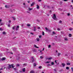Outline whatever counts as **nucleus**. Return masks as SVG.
I'll return each mask as SVG.
<instances>
[{
    "label": "nucleus",
    "mask_w": 73,
    "mask_h": 73,
    "mask_svg": "<svg viewBox=\"0 0 73 73\" xmlns=\"http://www.w3.org/2000/svg\"><path fill=\"white\" fill-rule=\"evenodd\" d=\"M19 26L18 25L16 27V31H18V30H19Z\"/></svg>",
    "instance_id": "20e7f679"
},
{
    "label": "nucleus",
    "mask_w": 73,
    "mask_h": 73,
    "mask_svg": "<svg viewBox=\"0 0 73 73\" xmlns=\"http://www.w3.org/2000/svg\"><path fill=\"white\" fill-rule=\"evenodd\" d=\"M31 35H33V33H31Z\"/></svg>",
    "instance_id": "052dcab7"
},
{
    "label": "nucleus",
    "mask_w": 73,
    "mask_h": 73,
    "mask_svg": "<svg viewBox=\"0 0 73 73\" xmlns=\"http://www.w3.org/2000/svg\"><path fill=\"white\" fill-rule=\"evenodd\" d=\"M47 66H51V65H50V64H48V65H47Z\"/></svg>",
    "instance_id": "a19ab883"
},
{
    "label": "nucleus",
    "mask_w": 73,
    "mask_h": 73,
    "mask_svg": "<svg viewBox=\"0 0 73 73\" xmlns=\"http://www.w3.org/2000/svg\"><path fill=\"white\" fill-rule=\"evenodd\" d=\"M72 71L73 72V68H71Z\"/></svg>",
    "instance_id": "3c124183"
},
{
    "label": "nucleus",
    "mask_w": 73,
    "mask_h": 73,
    "mask_svg": "<svg viewBox=\"0 0 73 73\" xmlns=\"http://www.w3.org/2000/svg\"><path fill=\"white\" fill-rule=\"evenodd\" d=\"M67 65H70V63L69 62H68L67 63Z\"/></svg>",
    "instance_id": "dca6fc26"
},
{
    "label": "nucleus",
    "mask_w": 73,
    "mask_h": 73,
    "mask_svg": "<svg viewBox=\"0 0 73 73\" xmlns=\"http://www.w3.org/2000/svg\"><path fill=\"white\" fill-rule=\"evenodd\" d=\"M23 71L24 72H25V68H23Z\"/></svg>",
    "instance_id": "9b49d317"
},
{
    "label": "nucleus",
    "mask_w": 73,
    "mask_h": 73,
    "mask_svg": "<svg viewBox=\"0 0 73 73\" xmlns=\"http://www.w3.org/2000/svg\"><path fill=\"white\" fill-rule=\"evenodd\" d=\"M41 68H42V66H39L38 67V68H39V69H41Z\"/></svg>",
    "instance_id": "c85d7f7f"
},
{
    "label": "nucleus",
    "mask_w": 73,
    "mask_h": 73,
    "mask_svg": "<svg viewBox=\"0 0 73 73\" xmlns=\"http://www.w3.org/2000/svg\"><path fill=\"white\" fill-rule=\"evenodd\" d=\"M40 53H41V52H42V50H40Z\"/></svg>",
    "instance_id": "338daca9"
},
{
    "label": "nucleus",
    "mask_w": 73,
    "mask_h": 73,
    "mask_svg": "<svg viewBox=\"0 0 73 73\" xmlns=\"http://www.w3.org/2000/svg\"><path fill=\"white\" fill-rule=\"evenodd\" d=\"M60 54H61V53H58V56H60Z\"/></svg>",
    "instance_id": "b1692460"
},
{
    "label": "nucleus",
    "mask_w": 73,
    "mask_h": 73,
    "mask_svg": "<svg viewBox=\"0 0 73 73\" xmlns=\"http://www.w3.org/2000/svg\"><path fill=\"white\" fill-rule=\"evenodd\" d=\"M3 30V29H2V28H0V31H2Z\"/></svg>",
    "instance_id": "c756f323"
},
{
    "label": "nucleus",
    "mask_w": 73,
    "mask_h": 73,
    "mask_svg": "<svg viewBox=\"0 0 73 73\" xmlns=\"http://www.w3.org/2000/svg\"><path fill=\"white\" fill-rule=\"evenodd\" d=\"M13 50L14 52H15L16 50V49L15 48H13Z\"/></svg>",
    "instance_id": "f8f14e48"
},
{
    "label": "nucleus",
    "mask_w": 73,
    "mask_h": 73,
    "mask_svg": "<svg viewBox=\"0 0 73 73\" xmlns=\"http://www.w3.org/2000/svg\"><path fill=\"white\" fill-rule=\"evenodd\" d=\"M52 34H54V35H56V33H55V32L54 31L52 32Z\"/></svg>",
    "instance_id": "4be33fe9"
},
{
    "label": "nucleus",
    "mask_w": 73,
    "mask_h": 73,
    "mask_svg": "<svg viewBox=\"0 0 73 73\" xmlns=\"http://www.w3.org/2000/svg\"><path fill=\"white\" fill-rule=\"evenodd\" d=\"M51 46V45H48V48H50Z\"/></svg>",
    "instance_id": "bb28decb"
},
{
    "label": "nucleus",
    "mask_w": 73,
    "mask_h": 73,
    "mask_svg": "<svg viewBox=\"0 0 73 73\" xmlns=\"http://www.w3.org/2000/svg\"><path fill=\"white\" fill-rule=\"evenodd\" d=\"M36 40L37 41H40V39L39 38H36Z\"/></svg>",
    "instance_id": "ddd939ff"
},
{
    "label": "nucleus",
    "mask_w": 73,
    "mask_h": 73,
    "mask_svg": "<svg viewBox=\"0 0 73 73\" xmlns=\"http://www.w3.org/2000/svg\"><path fill=\"white\" fill-rule=\"evenodd\" d=\"M31 73H35V72H34V71H31Z\"/></svg>",
    "instance_id": "a211bd4d"
},
{
    "label": "nucleus",
    "mask_w": 73,
    "mask_h": 73,
    "mask_svg": "<svg viewBox=\"0 0 73 73\" xmlns=\"http://www.w3.org/2000/svg\"><path fill=\"white\" fill-rule=\"evenodd\" d=\"M67 15H68V16H70V13H68V14H67Z\"/></svg>",
    "instance_id": "37998d69"
},
{
    "label": "nucleus",
    "mask_w": 73,
    "mask_h": 73,
    "mask_svg": "<svg viewBox=\"0 0 73 73\" xmlns=\"http://www.w3.org/2000/svg\"><path fill=\"white\" fill-rule=\"evenodd\" d=\"M42 35H44V31H43L42 32Z\"/></svg>",
    "instance_id": "72a5a7b5"
},
{
    "label": "nucleus",
    "mask_w": 73,
    "mask_h": 73,
    "mask_svg": "<svg viewBox=\"0 0 73 73\" xmlns=\"http://www.w3.org/2000/svg\"><path fill=\"white\" fill-rule=\"evenodd\" d=\"M31 58L32 59V61L33 62V61H34V58H33V57H32Z\"/></svg>",
    "instance_id": "f3484780"
},
{
    "label": "nucleus",
    "mask_w": 73,
    "mask_h": 73,
    "mask_svg": "<svg viewBox=\"0 0 73 73\" xmlns=\"http://www.w3.org/2000/svg\"><path fill=\"white\" fill-rule=\"evenodd\" d=\"M62 65L63 67H64L65 66V64L64 63H62Z\"/></svg>",
    "instance_id": "6e6552de"
},
{
    "label": "nucleus",
    "mask_w": 73,
    "mask_h": 73,
    "mask_svg": "<svg viewBox=\"0 0 73 73\" xmlns=\"http://www.w3.org/2000/svg\"><path fill=\"white\" fill-rule=\"evenodd\" d=\"M14 70H16V68H14Z\"/></svg>",
    "instance_id": "e2e57ef3"
},
{
    "label": "nucleus",
    "mask_w": 73,
    "mask_h": 73,
    "mask_svg": "<svg viewBox=\"0 0 73 73\" xmlns=\"http://www.w3.org/2000/svg\"><path fill=\"white\" fill-rule=\"evenodd\" d=\"M38 1L39 2H40V1H41V0H38Z\"/></svg>",
    "instance_id": "a18cd8bd"
},
{
    "label": "nucleus",
    "mask_w": 73,
    "mask_h": 73,
    "mask_svg": "<svg viewBox=\"0 0 73 73\" xmlns=\"http://www.w3.org/2000/svg\"><path fill=\"white\" fill-rule=\"evenodd\" d=\"M17 66H19V64H17Z\"/></svg>",
    "instance_id": "5fc2aeb1"
},
{
    "label": "nucleus",
    "mask_w": 73,
    "mask_h": 73,
    "mask_svg": "<svg viewBox=\"0 0 73 73\" xmlns=\"http://www.w3.org/2000/svg\"><path fill=\"white\" fill-rule=\"evenodd\" d=\"M6 59V58L4 57H3L1 59V60H2V61H3L4 60H5Z\"/></svg>",
    "instance_id": "39448f33"
},
{
    "label": "nucleus",
    "mask_w": 73,
    "mask_h": 73,
    "mask_svg": "<svg viewBox=\"0 0 73 73\" xmlns=\"http://www.w3.org/2000/svg\"><path fill=\"white\" fill-rule=\"evenodd\" d=\"M51 65H54V63L53 62H51Z\"/></svg>",
    "instance_id": "5701e85b"
},
{
    "label": "nucleus",
    "mask_w": 73,
    "mask_h": 73,
    "mask_svg": "<svg viewBox=\"0 0 73 73\" xmlns=\"http://www.w3.org/2000/svg\"><path fill=\"white\" fill-rule=\"evenodd\" d=\"M64 40H66V41H68V38H65L64 39Z\"/></svg>",
    "instance_id": "cd10ccee"
},
{
    "label": "nucleus",
    "mask_w": 73,
    "mask_h": 73,
    "mask_svg": "<svg viewBox=\"0 0 73 73\" xmlns=\"http://www.w3.org/2000/svg\"><path fill=\"white\" fill-rule=\"evenodd\" d=\"M10 5H6L5 6V7L6 8H9L10 7Z\"/></svg>",
    "instance_id": "7ed1b4c3"
},
{
    "label": "nucleus",
    "mask_w": 73,
    "mask_h": 73,
    "mask_svg": "<svg viewBox=\"0 0 73 73\" xmlns=\"http://www.w3.org/2000/svg\"><path fill=\"white\" fill-rule=\"evenodd\" d=\"M34 46H35V48H36V47H37V46H36V45H34Z\"/></svg>",
    "instance_id": "de8ad7c7"
},
{
    "label": "nucleus",
    "mask_w": 73,
    "mask_h": 73,
    "mask_svg": "<svg viewBox=\"0 0 73 73\" xmlns=\"http://www.w3.org/2000/svg\"><path fill=\"white\" fill-rule=\"evenodd\" d=\"M27 13H30V12L29 11H27Z\"/></svg>",
    "instance_id": "4c0bfd02"
},
{
    "label": "nucleus",
    "mask_w": 73,
    "mask_h": 73,
    "mask_svg": "<svg viewBox=\"0 0 73 73\" xmlns=\"http://www.w3.org/2000/svg\"><path fill=\"white\" fill-rule=\"evenodd\" d=\"M39 38H41V36H39Z\"/></svg>",
    "instance_id": "4d7b16f0"
},
{
    "label": "nucleus",
    "mask_w": 73,
    "mask_h": 73,
    "mask_svg": "<svg viewBox=\"0 0 73 73\" xmlns=\"http://www.w3.org/2000/svg\"><path fill=\"white\" fill-rule=\"evenodd\" d=\"M38 29H40V27H38Z\"/></svg>",
    "instance_id": "79ce46f5"
},
{
    "label": "nucleus",
    "mask_w": 73,
    "mask_h": 73,
    "mask_svg": "<svg viewBox=\"0 0 73 73\" xmlns=\"http://www.w3.org/2000/svg\"><path fill=\"white\" fill-rule=\"evenodd\" d=\"M23 5H25V3H23Z\"/></svg>",
    "instance_id": "0e129e2a"
},
{
    "label": "nucleus",
    "mask_w": 73,
    "mask_h": 73,
    "mask_svg": "<svg viewBox=\"0 0 73 73\" xmlns=\"http://www.w3.org/2000/svg\"><path fill=\"white\" fill-rule=\"evenodd\" d=\"M66 69H67V70H68V69H69V67H67L66 68Z\"/></svg>",
    "instance_id": "6ab92c4d"
},
{
    "label": "nucleus",
    "mask_w": 73,
    "mask_h": 73,
    "mask_svg": "<svg viewBox=\"0 0 73 73\" xmlns=\"http://www.w3.org/2000/svg\"><path fill=\"white\" fill-rule=\"evenodd\" d=\"M36 66V64L34 63V66Z\"/></svg>",
    "instance_id": "a878e982"
},
{
    "label": "nucleus",
    "mask_w": 73,
    "mask_h": 73,
    "mask_svg": "<svg viewBox=\"0 0 73 73\" xmlns=\"http://www.w3.org/2000/svg\"><path fill=\"white\" fill-rule=\"evenodd\" d=\"M52 18L54 20H56V14H54L53 15V17H52Z\"/></svg>",
    "instance_id": "f03ea898"
},
{
    "label": "nucleus",
    "mask_w": 73,
    "mask_h": 73,
    "mask_svg": "<svg viewBox=\"0 0 73 73\" xmlns=\"http://www.w3.org/2000/svg\"><path fill=\"white\" fill-rule=\"evenodd\" d=\"M27 3H30V1H27Z\"/></svg>",
    "instance_id": "13d9d810"
},
{
    "label": "nucleus",
    "mask_w": 73,
    "mask_h": 73,
    "mask_svg": "<svg viewBox=\"0 0 73 73\" xmlns=\"http://www.w3.org/2000/svg\"><path fill=\"white\" fill-rule=\"evenodd\" d=\"M8 26L9 27H10V25L9 24L8 25Z\"/></svg>",
    "instance_id": "603ef678"
},
{
    "label": "nucleus",
    "mask_w": 73,
    "mask_h": 73,
    "mask_svg": "<svg viewBox=\"0 0 73 73\" xmlns=\"http://www.w3.org/2000/svg\"><path fill=\"white\" fill-rule=\"evenodd\" d=\"M45 29L46 31H50V30H49V29L47 28V27H46Z\"/></svg>",
    "instance_id": "0eeeda50"
},
{
    "label": "nucleus",
    "mask_w": 73,
    "mask_h": 73,
    "mask_svg": "<svg viewBox=\"0 0 73 73\" xmlns=\"http://www.w3.org/2000/svg\"><path fill=\"white\" fill-rule=\"evenodd\" d=\"M69 30L70 31H72V29H70Z\"/></svg>",
    "instance_id": "864d4df0"
},
{
    "label": "nucleus",
    "mask_w": 73,
    "mask_h": 73,
    "mask_svg": "<svg viewBox=\"0 0 73 73\" xmlns=\"http://www.w3.org/2000/svg\"><path fill=\"white\" fill-rule=\"evenodd\" d=\"M44 48H43V49H42L43 51H44Z\"/></svg>",
    "instance_id": "680f3d73"
},
{
    "label": "nucleus",
    "mask_w": 73,
    "mask_h": 73,
    "mask_svg": "<svg viewBox=\"0 0 73 73\" xmlns=\"http://www.w3.org/2000/svg\"><path fill=\"white\" fill-rule=\"evenodd\" d=\"M29 11H31V10H32V9H33V8H29Z\"/></svg>",
    "instance_id": "4468645a"
},
{
    "label": "nucleus",
    "mask_w": 73,
    "mask_h": 73,
    "mask_svg": "<svg viewBox=\"0 0 73 73\" xmlns=\"http://www.w3.org/2000/svg\"><path fill=\"white\" fill-rule=\"evenodd\" d=\"M36 6H37V7H36L37 9H39V8H40V7L38 5H36Z\"/></svg>",
    "instance_id": "9d476101"
},
{
    "label": "nucleus",
    "mask_w": 73,
    "mask_h": 73,
    "mask_svg": "<svg viewBox=\"0 0 73 73\" xmlns=\"http://www.w3.org/2000/svg\"><path fill=\"white\" fill-rule=\"evenodd\" d=\"M65 56H68V54H65Z\"/></svg>",
    "instance_id": "49530a36"
},
{
    "label": "nucleus",
    "mask_w": 73,
    "mask_h": 73,
    "mask_svg": "<svg viewBox=\"0 0 73 73\" xmlns=\"http://www.w3.org/2000/svg\"><path fill=\"white\" fill-rule=\"evenodd\" d=\"M10 54H13V53L12 52H10Z\"/></svg>",
    "instance_id": "09e8293b"
},
{
    "label": "nucleus",
    "mask_w": 73,
    "mask_h": 73,
    "mask_svg": "<svg viewBox=\"0 0 73 73\" xmlns=\"http://www.w3.org/2000/svg\"><path fill=\"white\" fill-rule=\"evenodd\" d=\"M13 29H15V27H13Z\"/></svg>",
    "instance_id": "c03bdc74"
},
{
    "label": "nucleus",
    "mask_w": 73,
    "mask_h": 73,
    "mask_svg": "<svg viewBox=\"0 0 73 73\" xmlns=\"http://www.w3.org/2000/svg\"><path fill=\"white\" fill-rule=\"evenodd\" d=\"M27 26H28V27H30L31 26V25H30V24H27Z\"/></svg>",
    "instance_id": "2f4dec72"
},
{
    "label": "nucleus",
    "mask_w": 73,
    "mask_h": 73,
    "mask_svg": "<svg viewBox=\"0 0 73 73\" xmlns=\"http://www.w3.org/2000/svg\"><path fill=\"white\" fill-rule=\"evenodd\" d=\"M68 36L70 37H71V36H72V34H69V35H68Z\"/></svg>",
    "instance_id": "aec40b11"
},
{
    "label": "nucleus",
    "mask_w": 73,
    "mask_h": 73,
    "mask_svg": "<svg viewBox=\"0 0 73 73\" xmlns=\"http://www.w3.org/2000/svg\"><path fill=\"white\" fill-rule=\"evenodd\" d=\"M12 18L14 20H15V18L13 17H12Z\"/></svg>",
    "instance_id": "473e14b6"
},
{
    "label": "nucleus",
    "mask_w": 73,
    "mask_h": 73,
    "mask_svg": "<svg viewBox=\"0 0 73 73\" xmlns=\"http://www.w3.org/2000/svg\"><path fill=\"white\" fill-rule=\"evenodd\" d=\"M57 30L58 31H60V28H58Z\"/></svg>",
    "instance_id": "58836bf2"
},
{
    "label": "nucleus",
    "mask_w": 73,
    "mask_h": 73,
    "mask_svg": "<svg viewBox=\"0 0 73 73\" xmlns=\"http://www.w3.org/2000/svg\"><path fill=\"white\" fill-rule=\"evenodd\" d=\"M9 23H11V21L9 20Z\"/></svg>",
    "instance_id": "ea45409f"
},
{
    "label": "nucleus",
    "mask_w": 73,
    "mask_h": 73,
    "mask_svg": "<svg viewBox=\"0 0 73 73\" xmlns=\"http://www.w3.org/2000/svg\"><path fill=\"white\" fill-rule=\"evenodd\" d=\"M1 25H3V23H2L1 24Z\"/></svg>",
    "instance_id": "6e6d98bb"
},
{
    "label": "nucleus",
    "mask_w": 73,
    "mask_h": 73,
    "mask_svg": "<svg viewBox=\"0 0 73 73\" xmlns=\"http://www.w3.org/2000/svg\"><path fill=\"white\" fill-rule=\"evenodd\" d=\"M51 59H52V58H46V60H51Z\"/></svg>",
    "instance_id": "423d86ee"
},
{
    "label": "nucleus",
    "mask_w": 73,
    "mask_h": 73,
    "mask_svg": "<svg viewBox=\"0 0 73 73\" xmlns=\"http://www.w3.org/2000/svg\"><path fill=\"white\" fill-rule=\"evenodd\" d=\"M72 1V3H73V0H72V1Z\"/></svg>",
    "instance_id": "774afa93"
},
{
    "label": "nucleus",
    "mask_w": 73,
    "mask_h": 73,
    "mask_svg": "<svg viewBox=\"0 0 73 73\" xmlns=\"http://www.w3.org/2000/svg\"><path fill=\"white\" fill-rule=\"evenodd\" d=\"M1 19H0V23H1Z\"/></svg>",
    "instance_id": "bf43d9fd"
},
{
    "label": "nucleus",
    "mask_w": 73,
    "mask_h": 73,
    "mask_svg": "<svg viewBox=\"0 0 73 73\" xmlns=\"http://www.w3.org/2000/svg\"><path fill=\"white\" fill-rule=\"evenodd\" d=\"M3 35H5L6 33L5 31H4L3 32Z\"/></svg>",
    "instance_id": "2eb2a0df"
},
{
    "label": "nucleus",
    "mask_w": 73,
    "mask_h": 73,
    "mask_svg": "<svg viewBox=\"0 0 73 73\" xmlns=\"http://www.w3.org/2000/svg\"><path fill=\"white\" fill-rule=\"evenodd\" d=\"M59 23H60V24H61V23H62V21L61 20L59 22Z\"/></svg>",
    "instance_id": "412c9836"
},
{
    "label": "nucleus",
    "mask_w": 73,
    "mask_h": 73,
    "mask_svg": "<svg viewBox=\"0 0 73 73\" xmlns=\"http://www.w3.org/2000/svg\"><path fill=\"white\" fill-rule=\"evenodd\" d=\"M47 8H49V9L50 8V6H47Z\"/></svg>",
    "instance_id": "c9c22d12"
},
{
    "label": "nucleus",
    "mask_w": 73,
    "mask_h": 73,
    "mask_svg": "<svg viewBox=\"0 0 73 73\" xmlns=\"http://www.w3.org/2000/svg\"><path fill=\"white\" fill-rule=\"evenodd\" d=\"M34 31H36V27H34Z\"/></svg>",
    "instance_id": "393cba45"
},
{
    "label": "nucleus",
    "mask_w": 73,
    "mask_h": 73,
    "mask_svg": "<svg viewBox=\"0 0 73 73\" xmlns=\"http://www.w3.org/2000/svg\"><path fill=\"white\" fill-rule=\"evenodd\" d=\"M49 62H46L45 63H46V64H47V63H49Z\"/></svg>",
    "instance_id": "f704fd0d"
},
{
    "label": "nucleus",
    "mask_w": 73,
    "mask_h": 73,
    "mask_svg": "<svg viewBox=\"0 0 73 73\" xmlns=\"http://www.w3.org/2000/svg\"><path fill=\"white\" fill-rule=\"evenodd\" d=\"M57 61H56V60H55V62L57 64V62H56Z\"/></svg>",
    "instance_id": "8fccbe9b"
},
{
    "label": "nucleus",
    "mask_w": 73,
    "mask_h": 73,
    "mask_svg": "<svg viewBox=\"0 0 73 73\" xmlns=\"http://www.w3.org/2000/svg\"><path fill=\"white\" fill-rule=\"evenodd\" d=\"M40 58H41V59H42V58H43V57L42 56H40Z\"/></svg>",
    "instance_id": "7c9ffc66"
},
{
    "label": "nucleus",
    "mask_w": 73,
    "mask_h": 73,
    "mask_svg": "<svg viewBox=\"0 0 73 73\" xmlns=\"http://www.w3.org/2000/svg\"><path fill=\"white\" fill-rule=\"evenodd\" d=\"M9 66L7 67L6 68L7 69H11V68H12V67L13 68H14V66H13V64H11V65H9Z\"/></svg>",
    "instance_id": "f257e3e1"
},
{
    "label": "nucleus",
    "mask_w": 73,
    "mask_h": 73,
    "mask_svg": "<svg viewBox=\"0 0 73 73\" xmlns=\"http://www.w3.org/2000/svg\"><path fill=\"white\" fill-rule=\"evenodd\" d=\"M68 0H62V1H68Z\"/></svg>",
    "instance_id": "e433bc0d"
},
{
    "label": "nucleus",
    "mask_w": 73,
    "mask_h": 73,
    "mask_svg": "<svg viewBox=\"0 0 73 73\" xmlns=\"http://www.w3.org/2000/svg\"><path fill=\"white\" fill-rule=\"evenodd\" d=\"M35 4V3H32L31 4V7H32L34 5V4Z\"/></svg>",
    "instance_id": "1a4fd4ad"
},
{
    "label": "nucleus",
    "mask_w": 73,
    "mask_h": 73,
    "mask_svg": "<svg viewBox=\"0 0 73 73\" xmlns=\"http://www.w3.org/2000/svg\"><path fill=\"white\" fill-rule=\"evenodd\" d=\"M3 70V69L2 68L0 69V70Z\"/></svg>",
    "instance_id": "69168bd1"
}]
</instances>
